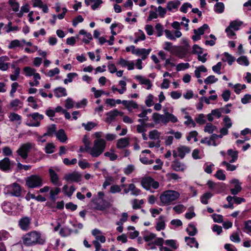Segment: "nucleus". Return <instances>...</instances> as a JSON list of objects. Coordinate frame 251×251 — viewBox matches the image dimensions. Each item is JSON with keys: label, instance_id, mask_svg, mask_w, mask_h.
I'll return each mask as SVG.
<instances>
[{"label": "nucleus", "instance_id": "nucleus-57", "mask_svg": "<svg viewBox=\"0 0 251 251\" xmlns=\"http://www.w3.org/2000/svg\"><path fill=\"white\" fill-rule=\"evenodd\" d=\"M20 72V69L19 68H17L15 70V74L14 75H10V78L12 80L14 81L17 79V77L19 75Z\"/></svg>", "mask_w": 251, "mask_h": 251}, {"label": "nucleus", "instance_id": "nucleus-28", "mask_svg": "<svg viewBox=\"0 0 251 251\" xmlns=\"http://www.w3.org/2000/svg\"><path fill=\"white\" fill-rule=\"evenodd\" d=\"M136 78L138 79L142 84L147 85L148 89L151 88L152 85L149 79L143 78L141 76H137Z\"/></svg>", "mask_w": 251, "mask_h": 251}, {"label": "nucleus", "instance_id": "nucleus-27", "mask_svg": "<svg viewBox=\"0 0 251 251\" xmlns=\"http://www.w3.org/2000/svg\"><path fill=\"white\" fill-rule=\"evenodd\" d=\"M242 24V22L238 21H233L230 22L229 25L228 26L231 28L234 29V30H237L239 29V26H240Z\"/></svg>", "mask_w": 251, "mask_h": 251}, {"label": "nucleus", "instance_id": "nucleus-20", "mask_svg": "<svg viewBox=\"0 0 251 251\" xmlns=\"http://www.w3.org/2000/svg\"><path fill=\"white\" fill-rule=\"evenodd\" d=\"M49 171L51 182L56 184L58 182V175L52 169H50Z\"/></svg>", "mask_w": 251, "mask_h": 251}, {"label": "nucleus", "instance_id": "nucleus-45", "mask_svg": "<svg viewBox=\"0 0 251 251\" xmlns=\"http://www.w3.org/2000/svg\"><path fill=\"white\" fill-rule=\"evenodd\" d=\"M91 2H93L94 4L92 5L91 7L93 10H95L99 7L100 4L102 3L101 0H90Z\"/></svg>", "mask_w": 251, "mask_h": 251}, {"label": "nucleus", "instance_id": "nucleus-24", "mask_svg": "<svg viewBox=\"0 0 251 251\" xmlns=\"http://www.w3.org/2000/svg\"><path fill=\"white\" fill-rule=\"evenodd\" d=\"M216 130H217V127L213 126L211 123H208L206 124L204 131L209 133H212Z\"/></svg>", "mask_w": 251, "mask_h": 251}, {"label": "nucleus", "instance_id": "nucleus-11", "mask_svg": "<svg viewBox=\"0 0 251 251\" xmlns=\"http://www.w3.org/2000/svg\"><path fill=\"white\" fill-rule=\"evenodd\" d=\"M172 168L175 171H183L185 169V165L178 159L173 161L171 164Z\"/></svg>", "mask_w": 251, "mask_h": 251}, {"label": "nucleus", "instance_id": "nucleus-30", "mask_svg": "<svg viewBox=\"0 0 251 251\" xmlns=\"http://www.w3.org/2000/svg\"><path fill=\"white\" fill-rule=\"evenodd\" d=\"M128 186L129 190L131 191L132 195L137 196L140 194L141 191L137 189L134 184H130Z\"/></svg>", "mask_w": 251, "mask_h": 251}, {"label": "nucleus", "instance_id": "nucleus-5", "mask_svg": "<svg viewBox=\"0 0 251 251\" xmlns=\"http://www.w3.org/2000/svg\"><path fill=\"white\" fill-rule=\"evenodd\" d=\"M141 183L143 188L147 190H150L151 186L154 189H157L159 185L158 182L155 181L150 176L143 178Z\"/></svg>", "mask_w": 251, "mask_h": 251}, {"label": "nucleus", "instance_id": "nucleus-50", "mask_svg": "<svg viewBox=\"0 0 251 251\" xmlns=\"http://www.w3.org/2000/svg\"><path fill=\"white\" fill-rule=\"evenodd\" d=\"M222 98L225 101H227L230 96V92L229 90H226L223 92L222 95Z\"/></svg>", "mask_w": 251, "mask_h": 251}, {"label": "nucleus", "instance_id": "nucleus-12", "mask_svg": "<svg viewBox=\"0 0 251 251\" xmlns=\"http://www.w3.org/2000/svg\"><path fill=\"white\" fill-rule=\"evenodd\" d=\"M30 224V219L25 217L21 219L19 222V225L21 228L24 230H27Z\"/></svg>", "mask_w": 251, "mask_h": 251}, {"label": "nucleus", "instance_id": "nucleus-8", "mask_svg": "<svg viewBox=\"0 0 251 251\" xmlns=\"http://www.w3.org/2000/svg\"><path fill=\"white\" fill-rule=\"evenodd\" d=\"M64 178L67 181H72L78 182L81 181V175L77 172L65 174Z\"/></svg>", "mask_w": 251, "mask_h": 251}, {"label": "nucleus", "instance_id": "nucleus-1", "mask_svg": "<svg viewBox=\"0 0 251 251\" xmlns=\"http://www.w3.org/2000/svg\"><path fill=\"white\" fill-rule=\"evenodd\" d=\"M44 242L41 238L40 234L36 231L30 232L23 237V243L26 246H31L36 244H43Z\"/></svg>", "mask_w": 251, "mask_h": 251}, {"label": "nucleus", "instance_id": "nucleus-55", "mask_svg": "<svg viewBox=\"0 0 251 251\" xmlns=\"http://www.w3.org/2000/svg\"><path fill=\"white\" fill-rule=\"evenodd\" d=\"M222 66V63L218 62L216 65L212 67V70L214 72L217 73L218 74H221L220 70Z\"/></svg>", "mask_w": 251, "mask_h": 251}, {"label": "nucleus", "instance_id": "nucleus-10", "mask_svg": "<svg viewBox=\"0 0 251 251\" xmlns=\"http://www.w3.org/2000/svg\"><path fill=\"white\" fill-rule=\"evenodd\" d=\"M170 121L172 123H176L177 122V119L173 114L168 112L165 113L162 117V123L167 124Z\"/></svg>", "mask_w": 251, "mask_h": 251}, {"label": "nucleus", "instance_id": "nucleus-40", "mask_svg": "<svg viewBox=\"0 0 251 251\" xmlns=\"http://www.w3.org/2000/svg\"><path fill=\"white\" fill-rule=\"evenodd\" d=\"M77 74L76 73H69L67 75L68 78L65 79L64 80V82L65 84H67L68 82H71L73 80V79L76 76H77Z\"/></svg>", "mask_w": 251, "mask_h": 251}, {"label": "nucleus", "instance_id": "nucleus-56", "mask_svg": "<svg viewBox=\"0 0 251 251\" xmlns=\"http://www.w3.org/2000/svg\"><path fill=\"white\" fill-rule=\"evenodd\" d=\"M193 53L201 54L202 53V49L199 46L195 45L193 47Z\"/></svg>", "mask_w": 251, "mask_h": 251}, {"label": "nucleus", "instance_id": "nucleus-46", "mask_svg": "<svg viewBox=\"0 0 251 251\" xmlns=\"http://www.w3.org/2000/svg\"><path fill=\"white\" fill-rule=\"evenodd\" d=\"M24 70L26 75L28 76L32 75L35 72V70L34 69L31 68L29 67H25Z\"/></svg>", "mask_w": 251, "mask_h": 251}, {"label": "nucleus", "instance_id": "nucleus-39", "mask_svg": "<svg viewBox=\"0 0 251 251\" xmlns=\"http://www.w3.org/2000/svg\"><path fill=\"white\" fill-rule=\"evenodd\" d=\"M212 217L215 222L220 223L223 221V217L221 215L214 214L212 215Z\"/></svg>", "mask_w": 251, "mask_h": 251}, {"label": "nucleus", "instance_id": "nucleus-54", "mask_svg": "<svg viewBox=\"0 0 251 251\" xmlns=\"http://www.w3.org/2000/svg\"><path fill=\"white\" fill-rule=\"evenodd\" d=\"M60 192V189L59 188H56L54 190H50V197L52 200L54 199V196L57 195Z\"/></svg>", "mask_w": 251, "mask_h": 251}, {"label": "nucleus", "instance_id": "nucleus-26", "mask_svg": "<svg viewBox=\"0 0 251 251\" xmlns=\"http://www.w3.org/2000/svg\"><path fill=\"white\" fill-rule=\"evenodd\" d=\"M8 118H9L10 121L12 122L15 121L21 122V117L18 114L14 112L10 113L8 116ZM19 124H20V122H19Z\"/></svg>", "mask_w": 251, "mask_h": 251}, {"label": "nucleus", "instance_id": "nucleus-33", "mask_svg": "<svg viewBox=\"0 0 251 251\" xmlns=\"http://www.w3.org/2000/svg\"><path fill=\"white\" fill-rule=\"evenodd\" d=\"M186 231L188 232L190 236H194L197 232V228L194 226L190 225L189 227L187 228Z\"/></svg>", "mask_w": 251, "mask_h": 251}, {"label": "nucleus", "instance_id": "nucleus-16", "mask_svg": "<svg viewBox=\"0 0 251 251\" xmlns=\"http://www.w3.org/2000/svg\"><path fill=\"white\" fill-rule=\"evenodd\" d=\"M122 104L128 109L129 112H131L132 109H137L138 108V104L133 100L127 101L123 100Z\"/></svg>", "mask_w": 251, "mask_h": 251}, {"label": "nucleus", "instance_id": "nucleus-37", "mask_svg": "<svg viewBox=\"0 0 251 251\" xmlns=\"http://www.w3.org/2000/svg\"><path fill=\"white\" fill-rule=\"evenodd\" d=\"M218 78H215V76L210 75L204 80V82L206 84H212L216 82Z\"/></svg>", "mask_w": 251, "mask_h": 251}, {"label": "nucleus", "instance_id": "nucleus-34", "mask_svg": "<svg viewBox=\"0 0 251 251\" xmlns=\"http://www.w3.org/2000/svg\"><path fill=\"white\" fill-rule=\"evenodd\" d=\"M163 115H160L157 113H154L152 115V119L156 123H159L160 122L162 123V117Z\"/></svg>", "mask_w": 251, "mask_h": 251}, {"label": "nucleus", "instance_id": "nucleus-35", "mask_svg": "<svg viewBox=\"0 0 251 251\" xmlns=\"http://www.w3.org/2000/svg\"><path fill=\"white\" fill-rule=\"evenodd\" d=\"M82 126L85 128L86 130L89 131L94 128L96 126V124L93 122H90L87 124L83 123Z\"/></svg>", "mask_w": 251, "mask_h": 251}, {"label": "nucleus", "instance_id": "nucleus-7", "mask_svg": "<svg viewBox=\"0 0 251 251\" xmlns=\"http://www.w3.org/2000/svg\"><path fill=\"white\" fill-rule=\"evenodd\" d=\"M93 203L95 208L99 210L103 211L110 207V203L103 199H96Z\"/></svg>", "mask_w": 251, "mask_h": 251}, {"label": "nucleus", "instance_id": "nucleus-58", "mask_svg": "<svg viewBox=\"0 0 251 251\" xmlns=\"http://www.w3.org/2000/svg\"><path fill=\"white\" fill-rule=\"evenodd\" d=\"M104 155L106 157H109L110 159L112 161H114L117 158V155L116 154L110 152H105Z\"/></svg>", "mask_w": 251, "mask_h": 251}, {"label": "nucleus", "instance_id": "nucleus-31", "mask_svg": "<svg viewBox=\"0 0 251 251\" xmlns=\"http://www.w3.org/2000/svg\"><path fill=\"white\" fill-rule=\"evenodd\" d=\"M8 3L12 7L13 11L17 12L19 9V4L16 0H8Z\"/></svg>", "mask_w": 251, "mask_h": 251}, {"label": "nucleus", "instance_id": "nucleus-4", "mask_svg": "<svg viewBox=\"0 0 251 251\" xmlns=\"http://www.w3.org/2000/svg\"><path fill=\"white\" fill-rule=\"evenodd\" d=\"M42 178L38 175H33L27 177L26 179V185L29 188L40 187L43 184Z\"/></svg>", "mask_w": 251, "mask_h": 251}, {"label": "nucleus", "instance_id": "nucleus-23", "mask_svg": "<svg viewBox=\"0 0 251 251\" xmlns=\"http://www.w3.org/2000/svg\"><path fill=\"white\" fill-rule=\"evenodd\" d=\"M47 128V132L43 135V136H52L53 133H56V127L55 125H52L50 126H48Z\"/></svg>", "mask_w": 251, "mask_h": 251}, {"label": "nucleus", "instance_id": "nucleus-51", "mask_svg": "<svg viewBox=\"0 0 251 251\" xmlns=\"http://www.w3.org/2000/svg\"><path fill=\"white\" fill-rule=\"evenodd\" d=\"M155 29L157 32V36H161L163 34V26L160 24H157L155 25Z\"/></svg>", "mask_w": 251, "mask_h": 251}, {"label": "nucleus", "instance_id": "nucleus-21", "mask_svg": "<svg viewBox=\"0 0 251 251\" xmlns=\"http://www.w3.org/2000/svg\"><path fill=\"white\" fill-rule=\"evenodd\" d=\"M8 60V58L6 56H1L0 57V69L2 71L6 70L8 67L6 61Z\"/></svg>", "mask_w": 251, "mask_h": 251}, {"label": "nucleus", "instance_id": "nucleus-9", "mask_svg": "<svg viewBox=\"0 0 251 251\" xmlns=\"http://www.w3.org/2000/svg\"><path fill=\"white\" fill-rule=\"evenodd\" d=\"M7 188L10 193L12 196L19 197L21 194V188L20 185L17 183H14L8 186Z\"/></svg>", "mask_w": 251, "mask_h": 251}, {"label": "nucleus", "instance_id": "nucleus-14", "mask_svg": "<svg viewBox=\"0 0 251 251\" xmlns=\"http://www.w3.org/2000/svg\"><path fill=\"white\" fill-rule=\"evenodd\" d=\"M119 111L117 109H114L113 111H111L106 114L107 118L105 119V122L110 124L113 121H114L117 116L119 115Z\"/></svg>", "mask_w": 251, "mask_h": 251}, {"label": "nucleus", "instance_id": "nucleus-42", "mask_svg": "<svg viewBox=\"0 0 251 251\" xmlns=\"http://www.w3.org/2000/svg\"><path fill=\"white\" fill-rule=\"evenodd\" d=\"M205 116L204 114H201L199 116L196 118V121L197 123L200 125H203L206 123V120L204 119Z\"/></svg>", "mask_w": 251, "mask_h": 251}, {"label": "nucleus", "instance_id": "nucleus-3", "mask_svg": "<svg viewBox=\"0 0 251 251\" xmlns=\"http://www.w3.org/2000/svg\"><path fill=\"white\" fill-rule=\"evenodd\" d=\"M179 193L176 191L167 190L164 192L160 197L161 202L165 204H169L171 202L177 199Z\"/></svg>", "mask_w": 251, "mask_h": 251}, {"label": "nucleus", "instance_id": "nucleus-25", "mask_svg": "<svg viewBox=\"0 0 251 251\" xmlns=\"http://www.w3.org/2000/svg\"><path fill=\"white\" fill-rule=\"evenodd\" d=\"M161 133L157 130H153L149 132V137L151 140L159 139Z\"/></svg>", "mask_w": 251, "mask_h": 251}, {"label": "nucleus", "instance_id": "nucleus-63", "mask_svg": "<svg viewBox=\"0 0 251 251\" xmlns=\"http://www.w3.org/2000/svg\"><path fill=\"white\" fill-rule=\"evenodd\" d=\"M65 206L67 209H70L72 211L75 210L77 208V205L72 202L66 203Z\"/></svg>", "mask_w": 251, "mask_h": 251}, {"label": "nucleus", "instance_id": "nucleus-22", "mask_svg": "<svg viewBox=\"0 0 251 251\" xmlns=\"http://www.w3.org/2000/svg\"><path fill=\"white\" fill-rule=\"evenodd\" d=\"M55 96L58 97L65 96L67 95L66 89L64 88L58 87L54 90Z\"/></svg>", "mask_w": 251, "mask_h": 251}, {"label": "nucleus", "instance_id": "nucleus-44", "mask_svg": "<svg viewBox=\"0 0 251 251\" xmlns=\"http://www.w3.org/2000/svg\"><path fill=\"white\" fill-rule=\"evenodd\" d=\"M237 61L241 64H244L246 66H248L249 64V61L247 58L243 56L238 58Z\"/></svg>", "mask_w": 251, "mask_h": 251}, {"label": "nucleus", "instance_id": "nucleus-60", "mask_svg": "<svg viewBox=\"0 0 251 251\" xmlns=\"http://www.w3.org/2000/svg\"><path fill=\"white\" fill-rule=\"evenodd\" d=\"M121 191V189L120 186L117 185H112L110 187V191L112 193H115L117 192H120Z\"/></svg>", "mask_w": 251, "mask_h": 251}, {"label": "nucleus", "instance_id": "nucleus-15", "mask_svg": "<svg viewBox=\"0 0 251 251\" xmlns=\"http://www.w3.org/2000/svg\"><path fill=\"white\" fill-rule=\"evenodd\" d=\"M178 151V155L181 158H183L186 153H188L190 152L191 149L185 146H180L177 148Z\"/></svg>", "mask_w": 251, "mask_h": 251}, {"label": "nucleus", "instance_id": "nucleus-62", "mask_svg": "<svg viewBox=\"0 0 251 251\" xmlns=\"http://www.w3.org/2000/svg\"><path fill=\"white\" fill-rule=\"evenodd\" d=\"M19 86V84L17 82H14L11 85V90L10 91V94L12 97H13L14 93L16 91L17 88Z\"/></svg>", "mask_w": 251, "mask_h": 251}, {"label": "nucleus", "instance_id": "nucleus-18", "mask_svg": "<svg viewBox=\"0 0 251 251\" xmlns=\"http://www.w3.org/2000/svg\"><path fill=\"white\" fill-rule=\"evenodd\" d=\"M57 138L61 142H65L67 140V137L63 129H59L56 132Z\"/></svg>", "mask_w": 251, "mask_h": 251}, {"label": "nucleus", "instance_id": "nucleus-6", "mask_svg": "<svg viewBox=\"0 0 251 251\" xmlns=\"http://www.w3.org/2000/svg\"><path fill=\"white\" fill-rule=\"evenodd\" d=\"M32 147V144L30 143H26L23 144L17 150V153L23 158L26 159L28 157V153Z\"/></svg>", "mask_w": 251, "mask_h": 251}, {"label": "nucleus", "instance_id": "nucleus-36", "mask_svg": "<svg viewBox=\"0 0 251 251\" xmlns=\"http://www.w3.org/2000/svg\"><path fill=\"white\" fill-rule=\"evenodd\" d=\"M211 196L212 195L209 193H205L201 198V202L204 204H207L208 200Z\"/></svg>", "mask_w": 251, "mask_h": 251}, {"label": "nucleus", "instance_id": "nucleus-32", "mask_svg": "<svg viewBox=\"0 0 251 251\" xmlns=\"http://www.w3.org/2000/svg\"><path fill=\"white\" fill-rule=\"evenodd\" d=\"M224 4L222 2H217L215 4V11L217 13H221L224 11Z\"/></svg>", "mask_w": 251, "mask_h": 251}, {"label": "nucleus", "instance_id": "nucleus-49", "mask_svg": "<svg viewBox=\"0 0 251 251\" xmlns=\"http://www.w3.org/2000/svg\"><path fill=\"white\" fill-rule=\"evenodd\" d=\"M215 176L220 180H224L226 179V176L221 170H218Z\"/></svg>", "mask_w": 251, "mask_h": 251}, {"label": "nucleus", "instance_id": "nucleus-13", "mask_svg": "<svg viewBox=\"0 0 251 251\" xmlns=\"http://www.w3.org/2000/svg\"><path fill=\"white\" fill-rule=\"evenodd\" d=\"M0 169L4 171L11 169V162L9 158L5 157L0 161Z\"/></svg>", "mask_w": 251, "mask_h": 251}, {"label": "nucleus", "instance_id": "nucleus-2", "mask_svg": "<svg viewBox=\"0 0 251 251\" xmlns=\"http://www.w3.org/2000/svg\"><path fill=\"white\" fill-rule=\"evenodd\" d=\"M106 142L103 139H97L94 142V145L91 148L89 153L94 157L99 156L104 151Z\"/></svg>", "mask_w": 251, "mask_h": 251}, {"label": "nucleus", "instance_id": "nucleus-47", "mask_svg": "<svg viewBox=\"0 0 251 251\" xmlns=\"http://www.w3.org/2000/svg\"><path fill=\"white\" fill-rule=\"evenodd\" d=\"M165 244L172 247L174 249H176L177 246L176 245V242L174 240H167L165 241Z\"/></svg>", "mask_w": 251, "mask_h": 251}, {"label": "nucleus", "instance_id": "nucleus-59", "mask_svg": "<svg viewBox=\"0 0 251 251\" xmlns=\"http://www.w3.org/2000/svg\"><path fill=\"white\" fill-rule=\"evenodd\" d=\"M224 121L225 123V126L226 128H230L232 126V123L231 122L230 119L228 116H226L224 119Z\"/></svg>", "mask_w": 251, "mask_h": 251}, {"label": "nucleus", "instance_id": "nucleus-38", "mask_svg": "<svg viewBox=\"0 0 251 251\" xmlns=\"http://www.w3.org/2000/svg\"><path fill=\"white\" fill-rule=\"evenodd\" d=\"M224 110V108L216 109L211 111L212 114L218 118H219L222 116V112Z\"/></svg>", "mask_w": 251, "mask_h": 251}, {"label": "nucleus", "instance_id": "nucleus-52", "mask_svg": "<svg viewBox=\"0 0 251 251\" xmlns=\"http://www.w3.org/2000/svg\"><path fill=\"white\" fill-rule=\"evenodd\" d=\"M65 107L68 109L72 108L74 107V102L70 98H68L66 100Z\"/></svg>", "mask_w": 251, "mask_h": 251}, {"label": "nucleus", "instance_id": "nucleus-48", "mask_svg": "<svg viewBox=\"0 0 251 251\" xmlns=\"http://www.w3.org/2000/svg\"><path fill=\"white\" fill-rule=\"evenodd\" d=\"M241 187L238 184H236L234 188L231 189L230 191L232 195H235L241 191Z\"/></svg>", "mask_w": 251, "mask_h": 251}, {"label": "nucleus", "instance_id": "nucleus-43", "mask_svg": "<svg viewBox=\"0 0 251 251\" xmlns=\"http://www.w3.org/2000/svg\"><path fill=\"white\" fill-rule=\"evenodd\" d=\"M189 67V64L188 63H180L176 66V69L177 71H180L182 70L188 68Z\"/></svg>", "mask_w": 251, "mask_h": 251}, {"label": "nucleus", "instance_id": "nucleus-19", "mask_svg": "<svg viewBox=\"0 0 251 251\" xmlns=\"http://www.w3.org/2000/svg\"><path fill=\"white\" fill-rule=\"evenodd\" d=\"M165 217L163 216H160L159 218V221L157 222L156 226V229L158 231L163 230L165 226Z\"/></svg>", "mask_w": 251, "mask_h": 251}, {"label": "nucleus", "instance_id": "nucleus-17", "mask_svg": "<svg viewBox=\"0 0 251 251\" xmlns=\"http://www.w3.org/2000/svg\"><path fill=\"white\" fill-rule=\"evenodd\" d=\"M129 144L128 138H121L117 141V147L118 149H123L126 147Z\"/></svg>", "mask_w": 251, "mask_h": 251}, {"label": "nucleus", "instance_id": "nucleus-29", "mask_svg": "<svg viewBox=\"0 0 251 251\" xmlns=\"http://www.w3.org/2000/svg\"><path fill=\"white\" fill-rule=\"evenodd\" d=\"M130 48H132V53L138 56L141 55L144 52L146 51L145 49H135L134 46H131Z\"/></svg>", "mask_w": 251, "mask_h": 251}, {"label": "nucleus", "instance_id": "nucleus-64", "mask_svg": "<svg viewBox=\"0 0 251 251\" xmlns=\"http://www.w3.org/2000/svg\"><path fill=\"white\" fill-rule=\"evenodd\" d=\"M251 100V95L249 94H246L244 96L241 100V101L244 104H246L249 102L250 100Z\"/></svg>", "mask_w": 251, "mask_h": 251}, {"label": "nucleus", "instance_id": "nucleus-61", "mask_svg": "<svg viewBox=\"0 0 251 251\" xmlns=\"http://www.w3.org/2000/svg\"><path fill=\"white\" fill-rule=\"evenodd\" d=\"M153 97L151 95H150L148 97V99L146 100V104L148 106H151L153 104Z\"/></svg>", "mask_w": 251, "mask_h": 251}, {"label": "nucleus", "instance_id": "nucleus-53", "mask_svg": "<svg viewBox=\"0 0 251 251\" xmlns=\"http://www.w3.org/2000/svg\"><path fill=\"white\" fill-rule=\"evenodd\" d=\"M134 170V166L132 165H128L124 170V172L126 175L131 174Z\"/></svg>", "mask_w": 251, "mask_h": 251}, {"label": "nucleus", "instance_id": "nucleus-41", "mask_svg": "<svg viewBox=\"0 0 251 251\" xmlns=\"http://www.w3.org/2000/svg\"><path fill=\"white\" fill-rule=\"evenodd\" d=\"M54 146L52 143H48L46 146V152L47 153H51L53 152Z\"/></svg>", "mask_w": 251, "mask_h": 251}]
</instances>
